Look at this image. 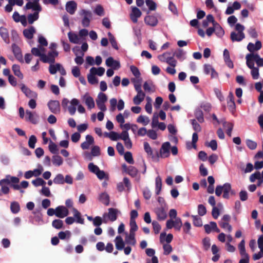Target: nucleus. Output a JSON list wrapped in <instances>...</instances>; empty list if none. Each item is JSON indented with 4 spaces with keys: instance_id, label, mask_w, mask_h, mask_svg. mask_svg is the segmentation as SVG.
Instances as JSON below:
<instances>
[{
    "instance_id": "1",
    "label": "nucleus",
    "mask_w": 263,
    "mask_h": 263,
    "mask_svg": "<svg viewBox=\"0 0 263 263\" xmlns=\"http://www.w3.org/2000/svg\"><path fill=\"white\" fill-rule=\"evenodd\" d=\"M20 181L18 178L10 175H7L5 178L0 180V186L1 190H0V196L4 194H8L10 192V189L8 186L10 185L14 190H19L20 189V185L18 183Z\"/></svg>"
},
{
    "instance_id": "2",
    "label": "nucleus",
    "mask_w": 263,
    "mask_h": 263,
    "mask_svg": "<svg viewBox=\"0 0 263 263\" xmlns=\"http://www.w3.org/2000/svg\"><path fill=\"white\" fill-rule=\"evenodd\" d=\"M45 50H31L32 54L40 57V60L45 63H54L55 58L58 55V52L57 50H50L47 55L44 53Z\"/></svg>"
},
{
    "instance_id": "3",
    "label": "nucleus",
    "mask_w": 263,
    "mask_h": 263,
    "mask_svg": "<svg viewBox=\"0 0 263 263\" xmlns=\"http://www.w3.org/2000/svg\"><path fill=\"white\" fill-rule=\"evenodd\" d=\"M223 192L222 197L224 199H229L230 195H234L235 191L232 190L231 184L230 183H225L223 185H217L215 189V194L219 197Z\"/></svg>"
},
{
    "instance_id": "4",
    "label": "nucleus",
    "mask_w": 263,
    "mask_h": 263,
    "mask_svg": "<svg viewBox=\"0 0 263 263\" xmlns=\"http://www.w3.org/2000/svg\"><path fill=\"white\" fill-rule=\"evenodd\" d=\"M174 56L175 53H173V52L166 51L162 54L159 55L158 58L160 61L165 62L174 67L176 65V61L174 59Z\"/></svg>"
},
{
    "instance_id": "5",
    "label": "nucleus",
    "mask_w": 263,
    "mask_h": 263,
    "mask_svg": "<svg viewBox=\"0 0 263 263\" xmlns=\"http://www.w3.org/2000/svg\"><path fill=\"white\" fill-rule=\"evenodd\" d=\"M80 15H83L82 20V25L84 27H88L90 25V20L92 17V13L91 11L82 9L81 11Z\"/></svg>"
},
{
    "instance_id": "6",
    "label": "nucleus",
    "mask_w": 263,
    "mask_h": 263,
    "mask_svg": "<svg viewBox=\"0 0 263 263\" xmlns=\"http://www.w3.org/2000/svg\"><path fill=\"white\" fill-rule=\"evenodd\" d=\"M144 148L147 155L151 157L153 160L158 161L159 158V155L158 152L156 150L154 153L152 148L150 146L149 143L147 142L144 143Z\"/></svg>"
},
{
    "instance_id": "7",
    "label": "nucleus",
    "mask_w": 263,
    "mask_h": 263,
    "mask_svg": "<svg viewBox=\"0 0 263 263\" xmlns=\"http://www.w3.org/2000/svg\"><path fill=\"white\" fill-rule=\"evenodd\" d=\"M154 212L157 216V219L159 221L165 220L167 217L166 209L163 204H161L160 206L155 208Z\"/></svg>"
},
{
    "instance_id": "8",
    "label": "nucleus",
    "mask_w": 263,
    "mask_h": 263,
    "mask_svg": "<svg viewBox=\"0 0 263 263\" xmlns=\"http://www.w3.org/2000/svg\"><path fill=\"white\" fill-rule=\"evenodd\" d=\"M171 144L169 142H166L162 144L159 153V158H165L169 157Z\"/></svg>"
},
{
    "instance_id": "9",
    "label": "nucleus",
    "mask_w": 263,
    "mask_h": 263,
    "mask_svg": "<svg viewBox=\"0 0 263 263\" xmlns=\"http://www.w3.org/2000/svg\"><path fill=\"white\" fill-rule=\"evenodd\" d=\"M47 105L49 110L52 113L57 114L60 112V105L59 101L50 100Z\"/></svg>"
},
{
    "instance_id": "10",
    "label": "nucleus",
    "mask_w": 263,
    "mask_h": 263,
    "mask_svg": "<svg viewBox=\"0 0 263 263\" xmlns=\"http://www.w3.org/2000/svg\"><path fill=\"white\" fill-rule=\"evenodd\" d=\"M69 214L68 209L63 205H60L56 208V216L60 218H63Z\"/></svg>"
},
{
    "instance_id": "11",
    "label": "nucleus",
    "mask_w": 263,
    "mask_h": 263,
    "mask_svg": "<svg viewBox=\"0 0 263 263\" xmlns=\"http://www.w3.org/2000/svg\"><path fill=\"white\" fill-rule=\"evenodd\" d=\"M106 65L108 67H111L115 70H117L121 67L120 62L118 61L115 60L113 58L111 57L106 59Z\"/></svg>"
},
{
    "instance_id": "12",
    "label": "nucleus",
    "mask_w": 263,
    "mask_h": 263,
    "mask_svg": "<svg viewBox=\"0 0 263 263\" xmlns=\"http://www.w3.org/2000/svg\"><path fill=\"white\" fill-rule=\"evenodd\" d=\"M132 12L130 14V18L134 23H136L138 18L141 16L142 13L140 10L136 7H132Z\"/></svg>"
},
{
    "instance_id": "13",
    "label": "nucleus",
    "mask_w": 263,
    "mask_h": 263,
    "mask_svg": "<svg viewBox=\"0 0 263 263\" xmlns=\"http://www.w3.org/2000/svg\"><path fill=\"white\" fill-rule=\"evenodd\" d=\"M21 90L23 92L28 98H37V94L34 91L31 90L29 88L26 87L24 84L21 85Z\"/></svg>"
},
{
    "instance_id": "14",
    "label": "nucleus",
    "mask_w": 263,
    "mask_h": 263,
    "mask_svg": "<svg viewBox=\"0 0 263 263\" xmlns=\"http://www.w3.org/2000/svg\"><path fill=\"white\" fill-rule=\"evenodd\" d=\"M83 99L88 109H91L95 107V104L93 99L88 93H86L83 96Z\"/></svg>"
},
{
    "instance_id": "15",
    "label": "nucleus",
    "mask_w": 263,
    "mask_h": 263,
    "mask_svg": "<svg viewBox=\"0 0 263 263\" xmlns=\"http://www.w3.org/2000/svg\"><path fill=\"white\" fill-rule=\"evenodd\" d=\"M144 22L147 25L155 27L158 23L157 17L154 15H147L144 18Z\"/></svg>"
},
{
    "instance_id": "16",
    "label": "nucleus",
    "mask_w": 263,
    "mask_h": 263,
    "mask_svg": "<svg viewBox=\"0 0 263 263\" xmlns=\"http://www.w3.org/2000/svg\"><path fill=\"white\" fill-rule=\"evenodd\" d=\"M79 104V101L76 98L72 99L70 101V105L67 108L69 114L73 116L75 114L76 111V106Z\"/></svg>"
},
{
    "instance_id": "17",
    "label": "nucleus",
    "mask_w": 263,
    "mask_h": 263,
    "mask_svg": "<svg viewBox=\"0 0 263 263\" xmlns=\"http://www.w3.org/2000/svg\"><path fill=\"white\" fill-rule=\"evenodd\" d=\"M77 8V4L74 1L68 2L66 5V10L70 14H73Z\"/></svg>"
},
{
    "instance_id": "18",
    "label": "nucleus",
    "mask_w": 263,
    "mask_h": 263,
    "mask_svg": "<svg viewBox=\"0 0 263 263\" xmlns=\"http://www.w3.org/2000/svg\"><path fill=\"white\" fill-rule=\"evenodd\" d=\"M120 213L119 210L115 208H109L107 216L108 219L112 222L115 221L117 219L118 214Z\"/></svg>"
},
{
    "instance_id": "19",
    "label": "nucleus",
    "mask_w": 263,
    "mask_h": 263,
    "mask_svg": "<svg viewBox=\"0 0 263 263\" xmlns=\"http://www.w3.org/2000/svg\"><path fill=\"white\" fill-rule=\"evenodd\" d=\"M76 58L74 59L75 62L78 65H81L84 62L83 56L84 54V52L86 50H73Z\"/></svg>"
},
{
    "instance_id": "20",
    "label": "nucleus",
    "mask_w": 263,
    "mask_h": 263,
    "mask_svg": "<svg viewBox=\"0 0 263 263\" xmlns=\"http://www.w3.org/2000/svg\"><path fill=\"white\" fill-rule=\"evenodd\" d=\"M122 166L125 168V171L131 177H135L137 176L138 171L135 167L133 166H129L128 167H126L125 164H124Z\"/></svg>"
},
{
    "instance_id": "21",
    "label": "nucleus",
    "mask_w": 263,
    "mask_h": 263,
    "mask_svg": "<svg viewBox=\"0 0 263 263\" xmlns=\"http://www.w3.org/2000/svg\"><path fill=\"white\" fill-rule=\"evenodd\" d=\"M99 200L106 206L109 204L110 197L109 195L106 192L102 193L99 195Z\"/></svg>"
},
{
    "instance_id": "22",
    "label": "nucleus",
    "mask_w": 263,
    "mask_h": 263,
    "mask_svg": "<svg viewBox=\"0 0 263 263\" xmlns=\"http://www.w3.org/2000/svg\"><path fill=\"white\" fill-rule=\"evenodd\" d=\"M245 37L244 33H236L233 31L232 32L230 35V37L233 42L237 41L239 42L242 40Z\"/></svg>"
},
{
    "instance_id": "23",
    "label": "nucleus",
    "mask_w": 263,
    "mask_h": 263,
    "mask_svg": "<svg viewBox=\"0 0 263 263\" xmlns=\"http://www.w3.org/2000/svg\"><path fill=\"white\" fill-rule=\"evenodd\" d=\"M223 58L224 60L227 65L230 68H233L234 67L233 63L231 61L230 57V53L229 50L223 51Z\"/></svg>"
},
{
    "instance_id": "24",
    "label": "nucleus",
    "mask_w": 263,
    "mask_h": 263,
    "mask_svg": "<svg viewBox=\"0 0 263 263\" xmlns=\"http://www.w3.org/2000/svg\"><path fill=\"white\" fill-rule=\"evenodd\" d=\"M35 30L33 26H30L28 29H25L23 31V34L28 39H31L33 38V34Z\"/></svg>"
},
{
    "instance_id": "25",
    "label": "nucleus",
    "mask_w": 263,
    "mask_h": 263,
    "mask_svg": "<svg viewBox=\"0 0 263 263\" xmlns=\"http://www.w3.org/2000/svg\"><path fill=\"white\" fill-rule=\"evenodd\" d=\"M173 238V236L172 234H168L166 236V233H161L160 235V241L161 243H163L164 241H166V242L168 243H170Z\"/></svg>"
},
{
    "instance_id": "26",
    "label": "nucleus",
    "mask_w": 263,
    "mask_h": 263,
    "mask_svg": "<svg viewBox=\"0 0 263 263\" xmlns=\"http://www.w3.org/2000/svg\"><path fill=\"white\" fill-rule=\"evenodd\" d=\"M125 243L131 245L135 246L136 244V240L135 239V234L129 233L128 235H127L125 238Z\"/></svg>"
},
{
    "instance_id": "27",
    "label": "nucleus",
    "mask_w": 263,
    "mask_h": 263,
    "mask_svg": "<svg viewBox=\"0 0 263 263\" xmlns=\"http://www.w3.org/2000/svg\"><path fill=\"white\" fill-rule=\"evenodd\" d=\"M26 120L27 121H29L33 124H35L37 123V121L36 119L34 117L33 114L29 110L27 109L26 110Z\"/></svg>"
},
{
    "instance_id": "28",
    "label": "nucleus",
    "mask_w": 263,
    "mask_h": 263,
    "mask_svg": "<svg viewBox=\"0 0 263 263\" xmlns=\"http://www.w3.org/2000/svg\"><path fill=\"white\" fill-rule=\"evenodd\" d=\"M116 248L117 250H122L124 248L125 243L122 238L120 236H118L115 239Z\"/></svg>"
},
{
    "instance_id": "29",
    "label": "nucleus",
    "mask_w": 263,
    "mask_h": 263,
    "mask_svg": "<svg viewBox=\"0 0 263 263\" xmlns=\"http://www.w3.org/2000/svg\"><path fill=\"white\" fill-rule=\"evenodd\" d=\"M0 35L5 43H9L8 31L6 28L3 27H0Z\"/></svg>"
},
{
    "instance_id": "30",
    "label": "nucleus",
    "mask_w": 263,
    "mask_h": 263,
    "mask_svg": "<svg viewBox=\"0 0 263 263\" xmlns=\"http://www.w3.org/2000/svg\"><path fill=\"white\" fill-rule=\"evenodd\" d=\"M72 211L73 212V215L76 218V222L80 224H84V219L81 217L80 212L74 208H72Z\"/></svg>"
},
{
    "instance_id": "31",
    "label": "nucleus",
    "mask_w": 263,
    "mask_h": 263,
    "mask_svg": "<svg viewBox=\"0 0 263 263\" xmlns=\"http://www.w3.org/2000/svg\"><path fill=\"white\" fill-rule=\"evenodd\" d=\"M253 56H254V52H253L252 53L247 54L246 56V63L248 67L250 68V69L255 68L254 67V62L255 61L254 60V58L253 57Z\"/></svg>"
},
{
    "instance_id": "32",
    "label": "nucleus",
    "mask_w": 263,
    "mask_h": 263,
    "mask_svg": "<svg viewBox=\"0 0 263 263\" xmlns=\"http://www.w3.org/2000/svg\"><path fill=\"white\" fill-rule=\"evenodd\" d=\"M223 126L226 128V133L229 136H231L233 128V124L228 122L226 121H222Z\"/></svg>"
},
{
    "instance_id": "33",
    "label": "nucleus",
    "mask_w": 263,
    "mask_h": 263,
    "mask_svg": "<svg viewBox=\"0 0 263 263\" xmlns=\"http://www.w3.org/2000/svg\"><path fill=\"white\" fill-rule=\"evenodd\" d=\"M68 36L70 42L72 43L77 44L80 41V38L74 32H69L68 33Z\"/></svg>"
},
{
    "instance_id": "34",
    "label": "nucleus",
    "mask_w": 263,
    "mask_h": 263,
    "mask_svg": "<svg viewBox=\"0 0 263 263\" xmlns=\"http://www.w3.org/2000/svg\"><path fill=\"white\" fill-rule=\"evenodd\" d=\"M12 71L16 77H18L21 79H23V74L20 70V66L17 64H14L12 67Z\"/></svg>"
},
{
    "instance_id": "35",
    "label": "nucleus",
    "mask_w": 263,
    "mask_h": 263,
    "mask_svg": "<svg viewBox=\"0 0 263 263\" xmlns=\"http://www.w3.org/2000/svg\"><path fill=\"white\" fill-rule=\"evenodd\" d=\"M90 72L95 75L97 74L99 76H102L105 72V69L102 67H100L98 68L92 67L90 69Z\"/></svg>"
},
{
    "instance_id": "36",
    "label": "nucleus",
    "mask_w": 263,
    "mask_h": 263,
    "mask_svg": "<svg viewBox=\"0 0 263 263\" xmlns=\"http://www.w3.org/2000/svg\"><path fill=\"white\" fill-rule=\"evenodd\" d=\"M215 29L214 32L219 37H221L224 35V31L220 25L217 23L214 24Z\"/></svg>"
},
{
    "instance_id": "37",
    "label": "nucleus",
    "mask_w": 263,
    "mask_h": 263,
    "mask_svg": "<svg viewBox=\"0 0 263 263\" xmlns=\"http://www.w3.org/2000/svg\"><path fill=\"white\" fill-rule=\"evenodd\" d=\"M145 93H137L133 98V102L135 105H139L144 100Z\"/></svg>"
},
{
    "instance_id": "38",
    "label": "nucleus",
    "mask_w": 263,
    "mask_h": 263,
    "mask_svg": "<svg viewBox=\"0 0 263 263\" xmlns=\"http://www.w3.org/2000/svg\"><path fill=\"white\" fill-rule=\"evenodd\" d=\"M156 183V194L159 195L160 193L162 188V179L160 176H157L155 180Z\"/></svg>"
},
{
    "instance_id": "39",
    "label": "nucleus",
    "mask_w": 263,
    "mask_h": 263,
    "mask_svg": "<svg viewBox=\"0 0 263 263\" xmlns=\"http://www.w3.org/2000/svg\"><path fill=\"white\" fill-rule=\"evenodd\" d=\"M238 249L239 250L240 255L241 256H243V255H248V254L246 252V248H245V241L244 239H242L240 243L238 244Z\"/></svg>"
},
{
    "instance_id": "40",
    "label": "nucleus",
    "mask_w": 263,
    "mask_h": 263,
    "mask_svg": "<svg viewBox=\"0 0 263 263\" xmlns=\"http://www.w3.org/2000/svg\"><path fill=\"white\" fill-rule=\"evenodd\" d=\"M10 210L12 213L16 214L20 211V206L19 203L16 201H13L11 203Z\"/></svg>"
},
{
    "instance_id": "41",
    "label": "nucleus",
    "mask_w": 263,
    "mask_h": 263,
    "mask_svg": "<svg viewBox=\"0 0 263 263\" xmlns=\"http://www.w3.org/2000/svg\"><path fill=\"white\" fill-rule=\"evenodd\" d=\"M193 218V223L194 226L200 227L202 226V221L201 218L197 215H192Z\"/></svg>"
},
{
    "instance_id": "42",
    "label": "nucleus",
    "mask_w": 263,
    "mask_h": 263,
    "mask_svg": "<svg viewBox=\"0 0 263 263\" xmlns=\"http://www.w3.org/2000/svg\"><path fill=\"white\" fill-rule=\"evenodd\" d=\"M261 47V42L260 41H257L255 44L249 43L247 46V49H260Z\"/></svg>"
},
{
    "instance_id": "43",
    "label": "nucleus",
    "mask_w": 263,
    "mask_h": 263,
    "mask_svg": "<svg viewBox=\"0 0 263 263\" xmlns=\"http://www.w3.org/2000/svg\"><path fill=\"white\" fill-rule=\"evenodd\" d=\"M39 17V12H34L33 14L28 15V21L29 24H32L33 22L38 20Z\"/></svg>"
},
{
    "instance_id": "44",
    "label": "nucleus",
    "mask_w": 263,
    "mask_h": 263,
    "mask_svg": "<svg viewBox=\"0 0 263 263\" xmlns=\"http://www.w3.org/2000/svg\"><path fill=\"white\" fill-rule=\"evenodd\" d=\"M108 35L112 47L115 49H118V43L114 36L110 32L108 33Z\"/></svg>"
},
{
    "instance_id": "45",
    "label": "nucleus",
    "mask_w": 263,
    "mask_h": 263,
    "mask_svg": "<svg viewBox=\"0 0 263 263\" xmlns=\"http://www.w3.org/2000/svg\"><path fill=\"white\" fill-rule=\"evenodd\" d=\"M195 116L196 119L200 123H203L204 121L203 117V114L200 109H197L195 112Z\"/></svg>"
},
{
    "instance_id": "46",
    "label": "nucleus",
    "mask_w": 263,
    "mask_h": 263,
    "mask_svg": "<svg viewBox=\"0 0 263 263\" xmlns=\"http://www.w3.org/2000/svg\"><path fill=\"white\" fill-rule=\"evenodd\" d=\"M52 163L56 166H60L63 164V161L62 158L59 155H54L52 157Z\"/></svg>"
},
{
    "instance_id": "47",
    "label": "nucleus",
    "mask_w": 263,
    "mask_h": 263,
    "mask_svg": "<svg viewBox=\"0 0 263 263\" xmlns=\"http://www.w3.org/2000/svg\"><path fill=\"white\" fill-rule=\"evenodd\" d=\"M63 221L59 219H55L52 222V226L56 229H61L63 227Z\"/></svg>"
},
{
    "instance_id": "48",
    "label": "nucleus",
    "mask_w": 263,
    "mask_h": 263,
    "mask_svg": "<svg viewBox=\"0 0 263 263\" xmlns=\"http://www.w3.org/2000/svg\"><path fill=\"white\" fill-rule=\"evenodd\" d=\"M55 184H63L65 183L64 176L61 174H58L53 180Z\"/></svg>"
},
{
    "instance_id": "49",
    "label": "nucleus",
    "mask_w": 263,
    "mask_h": 263,
    "mask_svg": "<svg viewBox=\"0 0 263 263\" xmlns=\"http://www.w3.org/2000/svg\"><path fill=\"white\" fill-rule=\"evenodd\" d=\"M123 155H124V159L127 162L130 164H133L134 163V160L131 152H127Z\"/></svg>"
},
{
    "instance_id": "50",
    "label": "nucleus",
    "mask_w": 263,
    "mask_h": 263,
    "mask_svg": "<svg viewBox=\"0 0 263 263\" xmlns=\"http://www.w3.org/2000/svg\"><path fill=\"white\" fill-rule=\"evenodd\" d=\"M246 145L251 150L256 149L257 145V143L255 141L251 139L246 140Z\"/></svg>"
},
{
    "instance_id": "51",
    "label": "nucleus",
    "mask_w": 263,
    "mask_h": 263,
    "mask_svg": "<svg viewBox=\"0 0 263 263\" xmlns=\"http://www.w3.org/2000/svg\"><path fill=\"white\" fill-rule=\"evenodd\" d=\"M137 122L142 123L144 125H146L149 122V120L148 117L140 115L137 119Z\"/></svg>"
},
{
    "instance_id": "52",
    "label": "nucleus",
    "mask_w": 263,
    "mask_h": 263,
    "mask_svg": "<svg viewBox=\"0 0 263 263\" xmlns=\"http://www.w3.org/2000/svg\"><path fill=\"white\" fill-rule=\"evenodd\" d=\"M60 66V64L59 63H57L55 65L51 64L49 67V72L52 74L56 73L58 69H59Z\"/></svg>"
},
{
    "instance_id": "53",
    "label": "nucleus",
    "mask_w": 263,
    "mask_h": 263,
    "mask_svg": "<svg viewBox=\"0 0 263 263\" xmlns=\"http://www.w3.org/2000/svg\"><path fill=\"white\" fill-rule=\"evenodd\" d=\"M145 3L149 10L154 11L156 10L157 5L153 0H145Z\"/></svg>"
},
{
    "instance_id": "54",
    "label": "nucleus",
    "mask_w": 263,
    "mask_h": 263,
    "mask_svg": "<svg viewBox=\"0 0 263 263\" xmlns=\"http://www.w3.org/2000/svg\"><path fill=\"white\" fill-rule=\"evenodd\" d=\"M32 183L35 186H44L46 184V182L41 178H37L35 180H32Z\"/></svg>"
},
{
    "instance_id": "55",
    "label": "nucleus",
    "mask_w": 263,
    "mask_h": 263,
    "mask_svg": "<svg viewBox=\"0 0 263 263\" xmlns=\"http://www.w3.org/2000/svg\"><path fill=\"white\" fill-rule=\"evenodd\" d=\"M37 139L34 135H31L28 141V145L31 148H34L35 143H36Z\"/></svg>"
},
{
    "instance_id": "56",
    "label": "nucleus",
    "mask_w": 263,
    "mask_h": 263,
    "mask_svg": "<svg viewBox=\"0 0 263 263\" xmlns=\"http://www.w3.org/2000/svg\"><path fill=\"white\" fill-rule=\"evenodd\" d=\"M107 100V97L105 93L103 92H100L97 97V98L96 100L98 101V102H102V103H105Z\"/></svg>"
},
{
    "instance_id": "57",
    "label": "nucleus",
    "mask_w": 263,
    "mask_h": 263,
    "mask_svg": "<svg viewBox=\"0 0 263 263\" xmlns=\"http://www.w3.org/2000/svg\"><path fill=\"white\" fill-rule=\"evenodd\" d=\"M193 129L196 132H200L201 130V127L199 123H197L195 119L191 120Z\"/></svg>"
},
{
    "instance_id": "58",
    "label": "nucleus",
    "mask_w": 263,
    "mask_h": 263,
    "mask_svg": "<svg viewBox=\"0 0 263 263\" xmlns=\"http://www.w3.org/2000/svg\"><path fill=\"white\" fill-rule=\"evenodd\" d=\"M138 229L136 220L130 221V230L129 233L135 234V232Z\"/></svg>"
},
{
    "instance_id": "59",
    "label": "nucleus",
    "mask_w": 263,
    "mask_h": 263,
    "mask_svg": "<svg viewBox=\"0 0 263 263\" xmlns=\"http://www.w3.org/2000/svg\"><path fill=\"white\" fill-rule=\"evenodd\" d=\"M49 149L52 154H57L58 153V146L52 141H50V144L49 145Z\"/></svg>"
},
{
    "instance_id": "60",
    "label": "nucleus",
    "mask_w": 263,
    "mask_h": 263,
    "mask_svg": "<svg viewBox=\"0 0 263 263\" xmlns=\"http://www.w3.org/2000/svg\"><path fill=\"white\" fill-rule=\"evenodd\" d=\"M254 60L258 66H263V59L261 58L257 53L254 52Z\"/></svg>"
},
{
    "instance_id": "61",
    "label": "nucleus",
    "mask_w": 263,
    "mask_h": 263,
    "mask_svg": "<svg viewBox=\"0 0 263 263\" xmlns=\"http://www.w3.org/2000/svg\"><path fill=\"white\" fill-rule=\"evenodd\" d=\"M94 12L99 16H103L104 15V10L103 7L100 5H97Z\"/></svg>"
},
{
    "instance_id": "62",
    "label": "nucleus",
    "mask_w": 263,
    "mask_h": 263,
    "mask_svg": "<svg viewBox=\"0 0 263 263\" xmlns=\"http://www.w3.org/2000/svg\"><path fill=\"white\" fill-rule=\"evenodd\" d=\"M261 174L259 172H256L252 174L249 178L250 181L251 182H254L256 179L258 180L261 178Z\"/></svg>"
},
{
    "instance_id": "63",
    "label": "nucleus",
    "mask_w": 263,
    "mask_h": 263,
    "mask_svg": "<svg viewBox=\"0 0 263 263\" xmlns=\"http://www.w3.org/2000/svg\"><path fill=\"white\" fill-rule=\"evenodd\" d=\"M182 226V223L181 218L178 217L175 220L174 229L178 231H180L181 228Z\"/></svg>"
},
{
    "instance_id": "64",
    "label": "nucleus",
    "mask_w": 263,
    "mask_h": 263,
    "mask_svg": "<svg viewBox=\"0 0 263 263\" xmlns=\"http://www.w3.org/2000/svg\"><path fill=\"white\" fill-rule=\"evenodd\" d=\"M203 247L204 250L207 251L210 249L211 243L210 239L209 237H205L202 240Z\"/></svg>"
}]
</instances>
